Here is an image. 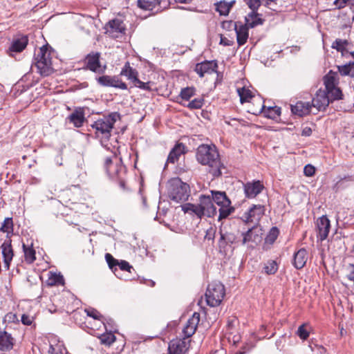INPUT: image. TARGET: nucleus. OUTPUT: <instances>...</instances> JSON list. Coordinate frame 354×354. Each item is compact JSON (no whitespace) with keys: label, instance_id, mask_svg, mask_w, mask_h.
<instances>
[{"label":"nucleus","instance_id":"f257e3e1","mask_svg":"<svg viewBox=\"0 0 354 354\" xmlns=\"http://www.w3.org/2000/svg\"><path fill=\"white\" fill-rule=\"evenodd\" d=\"M196 158L202 165L207 166L208 172L214 177L222 175V169H225L221 162L219 153L215 145L202 144L196 149Z\"/></svg>","mask_w":354,"mask_h":354},{"label":"nucleus","instance_id":"f03ea898","mask_svg":"<svg viewBox=\"0 0 354 354\" xmlns=\"http://www.w3.org/2000/svg\"><path fill=\"white\" fill-rule=\"evenodd\" d=\"M183 209L185 213H194L198 218L204 216L214 217L217 213L212 198L206 195L200 196L198 204L187 203Z\"/></svg>","mask_w":354,"mask_h":354},{"label":"nucleus","instance_id":"7ed1b4c3","mask_svg":"<svg viewBox=\"0 0 354 354\" xmlns=\"http://www.w3.org/2000/svg\"><path fill=\"white\" fill-rule=\"evenodd\" d=\"M189 192V185L179 178H173L169 182L168 194L171 200L177 203L185 201L188 200Z\"/></svg>","mask_w":354,"mask_h":354},{"label":"nucleus","instance_id":"20e7f679","mask_svg":"<svg viewBox=\"0 0 354 354\" xmlns=\"http://www.w3.org/2000/svg\"><path fill=\"white\" fill-rule=\"evenodd\" d=\"M35 66L37 72L42 76H48L53 72L52 67L50 53L48 51V46L44 45L39 48L37 55H35Z\"/></svg>","mask_w":354,"mask_h":354},{"label":"nucleus","instance_id":"39448f33","mask_svg":"<svg viewBox=\"0 0 354 354\" xmlns=\"http://www.w3.org/2000/svg\"><path fill=\"white\" fill-rule=\"evenodd\" d=\"M118 118H119L118 113H111L95 121L91 127L95 130L97 136L101 134L104 138H108L111 136V131Z\"/></svg>","mask_w":354,"mask_h":354},{"label":"nucleus","instance_id":"423d86ee","mask_svg":"<svg viewBox=\"0 0 354 354\" xmlns=\"http://www.w3.org/2000/svg\"><path fill=\"white\" fill-rule=\"evenodd\" d=\"M225 294V287L220 282H212L207 286L205 297L207 305L216 307L221 304Z\"/></svg>","mask_w":354,"mask_h":354},{"label":"nucleus","instance_id":"0eeeda50","mask_svg":"<svg viewBox=\"0 0 354 354\" xmlns=\"http://www.w3.org/2000/svg\"><path fill=\"white\" fill-rule=\"evenodd\" d=\"M170 5L169 0H138V8L145 10H154L155 12H161Z\"/></svg>","mask_w":354,"mask_h":354},{"label":"nucleus","instance_id":"6e6552de","mask_svg":"<svg viewBox=\"0 0 354 354\" xmlns=\"http://www.w3.org/2000/svg\"><path fill=\"white\" fill-rule=\"evenodd\" d=\"M100 56L101 54L98 52L92 51L88 53L84 59V68L94 73H103L106 66L104 68H101Z\"/></svg>","mask_w":354,"mask_h":354},{"label":"nucleus","instance_id":"1a4fd4ad","mask_svg":"<svg viewBox=\"0 0 354 354\" xmlns=\"http://www.w3.org/2000/svg\"><path fill=\"white\" fill-rule=\"evenodd\" d=\"M225 24L234 26V29L236 34V40L239 46L245 44L248 38V28L245 24L243 25L241 22H233L232 21H224L223 23V28H225Z\"/></svg>","mask_w":354,"mask_h":354},{"label":"nucleus","instance_id":"9d476101","mask_svg":"<svg viewBox=\"0 0 354 354\" xmlns=\"http://www.w3.org/2000/svg\"><path fill=\"white\" fill-rule=\"evenodd\" d=\"M265 213V207L261 205H253L248 211L245 212L241 217L245 223H258Z\"/></svg>","mask_w":354,"mask_h":354},{"label":"nucleus","instance_id":"9b49d317","mask_svg":"<svg viewBox=\"0 0 354 354\" xmlns=\"http://www.w3.org/2000/svg\"><path fill=\"white\" fill-rule=\"evenodd\" d=\"M242 244L253 243L255 245L260 243L262 241L263 230L259 226L254 225L242 234Z\"/></svg>","mask_w":354,"mask_h":354},{"label":"nucleus","instance_id":"f8f14e48","mask_svg":"<svg viewBox=\"0 0 354 354\" xmlns=\"http://www.w3.org/2000/svg\"><path fill=\"white\" fill-rule=\"evenodd\" d=\"M97 82L104 86H111L122 90L127 89V85L123 82L122 80L116 75H102L97 78Z\"/></svg>","mask_w":354,"mask_h":354},{"label":"nucleus","instance_id":"ddd939ff","mask_svg":"<svg viewBox=\"0 0 354 354\" xmlns=\"http://www.w3.org/2000/svg\"><path fill=\"white\" fill-rule=\"evenodd\" d=\"M330 227V221L326 216H322L317 221V237L318 241L321 242L324 241L329 233Z\"/></svg>","mask_w":354,"mask_h":354},{"label":"nucleus","instance_id":"4468645a","mask_svg":"<svg viewBox=\"0 0 354 354\" xmlns=\"http://www.w3.org/2000/svg\"><path fill=\"white\" fill-rule=\"evenodd\" d=\"M263 185L259 180L243 183V190L246 198H254L261 192Z\"/></svg>","mask_w":354,"mask_h":354},{"label":"nucleus","instance_id":"2eb2a0df","mask_svg":"<svg viewBox=\"0 0 354 354\" xmlns=\"http://www.w3.org/2000/svg\"><path fill=\"white\" fill-rule=\"evenodd\" d=\"M218 64L216 61H205L196 64L194 71L200 77H203L205 74H212L216 72Z\"/></svg>","mask_w":354,"mask_h":354},{"label":"nucleus","instance_id":"dca6fc26","mask_svg":"<svg viewBox=\"0 0 354 354\" xmlns=\"http://www.w3.org/2000/svg\"><path fill=\"white\" fill-rule=\"evenodd\" d=\"M189 342L184 339H172L168 347L169 354H184L188 350Z\"/></svg>","mask_w":354,"mask_h":354},{"label":"nucleus","instance_id":"f3484780","mask_svg":"<svg viewBox=\"0 0 354 354\" xmlns=\"http://www.w3.org/2000/svg\"><path fill=\"white\" fill-rule=\"evenodd\" d=\"M199 321L200 314L198 313H194L192 317L187 320L183 330V333L186 338H189L194 334Z\"/></svg>","mask_w":354,"mask_h":354},{"label":"nucleus","instance_id":"a211bd4d","mask_svg":"<svg viewBox=\"0 0 354 354\" xmlns=\"http://www.w3.org/2000/svg\"><path fill=\"white\" fill-rule=\"evenodd\" d=\"M106 26V32L113 37H118L119 34H123L125 32L123 21L120 19H114L109 21Z\"/></svg>","mask_w":354,"mask_h":354},{"label":"nucleus","instance_id":"6ab92c4d","mask_svg":"<svg viewBox=\"0 0 354 354\" xmlns=\"http://www.w3.org/2000/svg\"><path fill=\"white\" fill-rule=\"evenodd\" d=\"M330 103L329 96L325 91H318L315 97L312 100V106L316 107L318 110L325 109Z\"/></svg>","mask_w":354,"mask_h":354},{"label":"nucleus","instance_id":"aec40b11","mask_svg":"<svg viewBox=\"0 0 354 354\" xmlns=\"http://www.w3.org/2000/svg\"><path fill=\"white\" fill-rule=\"evenodd\" d=\"M1 248L2 250L4 263L8 268H9L10 263L14 256L11 239L7 238L2 243Z\"/></svg>","mask_w":354,"mask_h":354},{"label":"nucleus","instance_id":"412c9836","mask_svg":"<svg viewBox=\"0 0 354 354\" xmlns=\"http://www.w3.org/2000/svg\"><path fill=\"white\" fill-rule=\"evenodd\" d=\"M15 339L12 335L6 330L0 331V351H9L13 348Z\"/></svg>","mask_w":354,"mask_h":354},{"label":"nucleus","instance_id":"4be33fe9","mask_svg":"<svg viewBox=\"0 0 354 354\" xmlns=\"http://www.w3.org/2000/svg\"><path fill=\"white\" fill-rule=\"evenodd\" d=\"M311 107L309 102L299 101L295 105H291V111L293 114L302 117L310 112Z\"/></svg>","mask_w":354,"mask_h":354},{"label":"nucleus","instance_id":"5701e85b","mask_svg":"<svg viewBox=\"0 0 354 354\" xmlns=\"http://www.w3.org/2000/svg\"><path fill=\"white\" fill-rule=\"evenodd\" d=\"M308 259V252L305 248H301L295 253L292 264L298 270L303 268Z\"/></svg>","mask_w":354,"mask_h":354},{"label":"nucleus","instance_id":"b1692460","mask_svg":"<svg viewBox=\"0 0 354 354\" xmlns=\"http://www.w3.org/2000/svg\"><path fill=\"white\" fill-rule=\"evenodd\" d=\"M185 153V146L183 143H177L171 150L167 157V162L175 163L179 157Z\"/></svg>","mask_w":354,"mask_h":354},{"label":"nucleus","instance_id":"393cba45","mask_svg":"<svg viewBox=\"0 0 354 354\" xmlns=\"http://www.w3.org/2000/svg\"><path fill=\"white\" fill-rule=\"evenodd\" d=\"M120 75L126 77L128 80L133 83L138 78V71L131 67L129 62H127L122 68Z\"/></svg>","mask_w":354,"mask_h":354},{"label":"nucleus","instance_id":"a878e982","mask_svg":"<svg viewBox=\"0 0 354 354\" xmlns=\"http://www.w3.org/2000/svg\"><path fill=\"white\" fill-rule=\"evenodd\" d=\"M210 196L214 203L219 207L231 205V201L227 196L225 192L220 191H211Z\"/></svg>","mask_w":354,"mask_h":354},{"label":"nucleus","instance_id":"bb28decb","mask_svg":"<svg viewBox=\"0 0 354 354\" xmlns=\"http://www.w3.org/2000/svg\"><path fill=\"white\" fill-rule=\"evenodd\" d=\"M245 25L249 28H254L258 25H261L263 23V19L259 17V15L257 11H252L245 18Z\"/></svg>","mask_w":354,"mask_h":354},{"label":"nucleus","instance_id":"cd10ccee","mask_svg":"<svg viewBox=\"0 0 354 354\" xmlns=\"http://www.w3.org/2000/svg\"><path fill=\"white\" fill-rule=\"evenodd\" d=\"M260 112H263L264 116L268 118L276 120L281 115V108L277 106L266 108L264 104H262Z\"/></svg>","mask_w":354,"mask_h":354},{"label":"nucleus","instance_id":"c85d7f7f","mask_svg":"<svg viewBox=\"0 0 354 354\" xmlns=\"http://www.w3.org/2000/svg\"><path fill=\"white\" fill-rule=\"evenodd\" d=\"M68 119L75 127H80L84 122V111L81 109L75 110L68 117Z\"/></svg>","mask_w":354,"mask_h":354},{"label":"nucleus","instance_id":"c756f323","mask_svg":"<svg viewBox=\"0 0 354 354\" xmlns=\"http://www.w3.org/2000/svg\"><path fill=\"white\" fill-rule=\"evenodd\" d=\"M27 44L28 39L26 37L14 41L8 50L10 55H12L11 53L21 52L26 47Z\"/></svg>","mask_w":354,"mask_h":354},{"label":"nucleus","instance_id":"7c9ffc66","mask_svg":"<svg viewBox=\"0 0 354 354\" xmlns=\"http://www.w3.org/2000/svg\"><path fill=\"white\" fill-rule=\"evenodd\" d=\"M22 248L24 252L25 261L28 263H33L36 259V253L35 250L32 248V245L30 246H26L25 243H23Z\"/></svg>","mask_w":354,"mask_h":354},{"label":"nucleus","instance_id":"2f4dec72","mask_svg":"<svg viewBox=\"0 0 354 354\" xmlns=\"http://www.w3.org/2000/svg\"><path fill=\"white\" fill-rule=\"evenodd\" d=\"M237 93L240 97L241 104L249 102V100L254 97L252 91L245 87L237 88Z\"/></svg>","mask_w":354,"mask_h":354},{"label":"nucleus","instance_id":"473e14b6","mask_svg":"<svg viewBox=\"0 0 354 354\" xmlns=\"http://www.w3.org/2000/svg\"><path fill=\"white\" fill-rule=\"evenodd\" d=\"M0 231L7 233V238H10L13 232V222L12 218H6L1 225Z\"/></svg>","mask_w":354,"mask_h":354},{"label":"nucleus","instance_id":"72a5a7b5","mask_svg":"<svg viewBox=\"0 0 354 354\" xmlns=\"http://www.w3.org/2000/svg\"><path fill=\"white\" fill-rule=\"evenodd\" d=\"M338 71L342 75L354 77V62L338 66Z\"/></svg>","mask_w":354,"mask_h":354},{"label":"nucleus","instance_id":"f704fd0d","mask_svg":"<svg viewBox=\"0 0 354 354\" xmlns=\"http://www.w3.org/2000/svg\"><path fill=\"white\" fill-rule=\"evenodd\" d=\"M234 211V208L231 205L220 207L218 209L219 216L218 220L221 221L227 218Z\"/></svg>","mask_w":354,"mask_h":354},{"label":"nucleus","instance_id":"c9c22d12","mask_svg":"<svg viewBox=\"0 0 354 354\" xmlns=\"http://www.w3.org/2000/svg\"><path fill=\"white\" fill-rule=\"evenodd\" d=\"M214 5L216 10L221 15L226 16L229 14L230 10L229 6L227 5V1H221L216 3Z\"/></svg>","mask_w":354,"mask_h":354},{"label":"nucleus","instance_id":"e433bc0d","mask_svg":"<svg viewBox=\"0 0 354 354\" xmlns=\"http://www.w3.org/2000/svg\"><path fill=\"white\" fill-rule=\"evenodd\" d=\"M279 231L277 227H272L266 237V243L272 244L277 239Z\"/></svg>","mask_w":354,"mask_h":354},{"label":"nucleus","instance_id":"4c0bfd02","mask_svg":"<svg viewBox=\"0 0 354 354\" xmlns=\"http://www.w3.org/2000/svg\"><path fill=\"white\" fill-rule=\"evenodd\" d=\"M203 104L204 99L203 97H198L190 101L187 105L184 104V106L189 109H198L203 106Z\"/></svg>","mask_w":354,"mask_h":354},{"label":"nucleus","instance_id":"58836bf2","mask_svg":"<svg viewBox=\"0 0 354 354\" xmlns=\"http://www.w3.org/2000/svg\"><path fill=\"white\" fill-rule=\"evenodd\" d=\"M195 88L193 87H187L181 90L180 96L183 100H189L195 95Z\"/></svg>","mask_w":354,"mask_h":354},{"label":"nucleus","instance_id":"ea45409f","mask_svg":"<svg viewBox=\"0 0 354 354\" xmlns=\"http://www.w3.org/2000/svg\"><path fill=\"white\" fill-rule=\"evenodd\" d=\"M264 270L268 274H274L278 270V265L275 261H268L264 267Z\"/></svg>","mask_w":354,"mask_h":354},{"label":"nucleus","instance_id":"a19ab883","mask_svg":"<svg viewBox=\"0 0 354 354\" xmlns=\"http://www.w3.org/2000/svg\"><path fill=\"white\" fill-rule=\"evenodd\" d=\"M105 259L109 265V267L111 269L113 272L117 271V266L118 260L115 259L111 254L106 253L105 254Z\"/></svg>","mask_w":354,"mask_h":354},{"label":"nucleus","instance_id":"79ce46f5","mask_svg":"<svg viewBox=\"0 0 354 354\" xmlns=\"http://www.w3.org/2000/svg\"><path fill=\"white\" fill-rule=\"evenodd\" d=\"M326 93V95L329 96L330 102L333 100L342 99V93L339 88L335 87Z\"/></svg>","mask_w":354,"mask_h":354},{"label":"nucleus","instance_id":"37998d69","mask_svg":"<svg viewBox=\"0 0 354 354\" xmlns=\"http://www.w3.org/2000/svg\"><path fill=\"white\" fill-rule=\"evenodd\" d=\"M115 336L111 333L103 334L100 337L101 342L106 345H111L115 341Z\"/></svg>","mask_w":354,"mask_h":354},{"label":"nucleus","instance_id":"c03bdc74","mask_svg":"<svg viewBox=\"0 0 354 354\" xmlns=\"http://www.w3.org/2000/svg\"><path fill=\"white\" fill-rule=\"evenodd\" d=\"M151 84V82H143L141 80H140L138 78L133 83V84L135 87H137L142 90L147 91H151V88L150 86Z\"/></svg>","mask_w":354,"mask_h":354},{"label":"nucleus","instance_id":"a18cd8bd","mask_svg":"<svg viewBox=\"0 0 354 354\" xmlns=\"http://www.w3.org/2000/svg\"><path fill=\"white\" fill-rule=\"evenodd\" d=\"M348 44L347 40H343L340 39H337L332 44V48L336 49L337 51H342L345 47Z\"/></svg>","mask_w":354,"mask_h":354},{"label":"nucleus","instance_id":"49530a36","mask_svg":"<svg viewBox=\"0 0 354 354\" xmlns=\"http://www.w3.org/2000/svg\"><path fill=\"white\" fill-rule=\"evenodd\" d=\"M324 85L326 88V92L329 91L330 90L335 88V79L332 76H325L324 77Z\"/></svg>","mask_w":354,"mask_h":354},{"label":"nucleus","instance_id":"de8ad7c7","mask_svg":"<svg viewBox=\"0 0 354 354\" xmlns=\"http://www.w3.org/2000/svg\"><path fill=\"white\" fill-rule=\"evenodd\" d=\"M220 241H224L226 243H234L236 242V236L232 233L223 234L221 232Z\"/></svg>","mask_w":354,"mask_h":354},{"label":"nucleus","instance_id":"09e8293b","mask_svg":"<svg viewBox=\"0 0 354 354\" xmlns=\"http://www.w3.org/2000/svg\"><path fill=\"white\" fill-rule=\"evenodd\" d=\"M243 1L252 11H257L261 6V0H243Z\"/></svg>","mask_w":354,"mask_h":354},{"label":"nucleus","instance_id":"8fccbe9b","mask_svg":"<svg viewBox=\"0 0 354 354\" xmlns=\"http://www.w3.org/2000/svg\"><path fill=\"white\" fill-rule=\"evenodd\" d=\"M50 281V285L62 284L64 283L63 276L61 274H53L51 277L49 278Z\"/></svg>","mask_w":354,"mask_h":354},{"label":"nucleus","instance_id":"3c124183","mask_svg":"<svg viewBox=\"0 0 354 354\" xmlns=\"http://www.w3.org/2000/svg\"><path fill=\"white\" fill-rule=\"evenodd\" d=\"M297 334L301 339H306L309 336V333L305 328V325H301L297 330Z\"/></svg>","mask_w":354,"mask_h":354},{"label":"nucleus","instance_id":"603ef678","mask_svg":"<svg viewBox=\"0 0 354 354\" xmlns=\"http://www.w3.org/2000/svg\"><path fill=\"white\" fill-rule=\"evenodd\" d=\"M118 266L120 268L121 270L128 271L131 272V269H132V266L129 263V262L122 260L118 261Z\"/></svg>","mask_w":354,"mask_h":354},{"label":"nucleus","instance_id":"864d4df0","mask_svg":"<svg viewBox=\"0 0 354 354\" xmlns=\"http://www.w3.org/2000/svg\"><path fill=\"white\" fill-rule=\"evenodd\" d=\"M85 312L88 316L91 317L95 319H100L102 317L100 313L94 308L86 309Z\"/></svg>","mask_w":354,"mask_h":354},{"label":"nucleus","instance_id":"5fc2aeb1","mask_svg":"<svg viewBox=\"0 0 354 354\" xmlns=\"http://www.w3.org/2000/svg\"><path fill=\"white\" fill-rule=\"evenodd\" d=\"M315 173V168L311 165H307L304 168V174L306 176H313Z\"/></svg>","mask_w":354,"mask_h":354},{"label":"nucleus","instance_id":"6e6d98bb","mask_svg":"<svg viewBox=\"0 0 354 354\" xmlns=\"http://www.w3.org/2000/svg\"><path fill=\"white\" fill-rule=\"evenodd\" d=\"M21 322L23 324L26 326H30L32 324V318L30 317L29 315L24 314L21 316Z\"/></svg>","mask_w":354,"mask_h":354},{"label":"nucleus","instance_id":"4d7b16f0","mask_svg":"<svg viewBox=\"0 0 354 354\" xmlns=\"http://www.w3.org/2000/svg\"><path fill=\"white\" fill-rule=\"evenodd\" d=\"M348 0H335L334 3L337 8L340 9L344 8Z\"/></svg>","mask_w":354,"mask_h":354},{"label":"nucleus","instance_id":"13d9d810","mask_svg":"<svg viewBox=\"0 0 354 354\" xmlns=\"http://www.w3.org/2000/svg\"><path fill=\"white\" fill-rule=\"evenodd\" d=\"M214 230L212 228L207 230L205 239L207 240H212L214 237Z\"/></svg>","mask_w":354,"mask_h":354},{"label":"nucleus","instance_id":"bf43d9fd","mask_svg":"<svg viewBox=\"0 0 354 354\" xmlns=\"http://www.w3.org/2000/svg\"><path fill=\"white\" fill-rule=\"evenodd\" d=\"M112 159L111 158H106L105 160V167L106 171L111 175V172L110 171V166L112 165Z\"/></svg>","mask_w":354,"mask_h":354},{"label":"nucleus","instance_id":"052dcab7","mask_svg":"<svg viewBox=\"0 0 354 354\" xmlns=\"http://www.w3.org/2000/svg\"><path fill=\"white\" fill-rule=\"evenodd\" d=\"M312 134V129L310 127H306L302 129L301 135L304 136H310Z\"/></svg>","mask_w":354,"mask_h":354},{"label":"nucleus","instance_id":"680f3d73","mask_svg":"<svg viewBox=\"0 0 354 354\" xmlns=\"http://www.w3.org/2000/svg\"><path fill=\"white\" fill-rule=\"evenodd\" d=\"M350 268H351V271H350V273L348 274V279L350 281H353V283H354V265L351 264Z\"/></svg>","mask_w":354,"mask_h":354},{"label":"nucleus","instance_id":"e2e57ef3","mask_svg":"<svg viewBox=\"0 0 354 354\" xmlns=\"http://www.w3.org/2000/svg\"><path fill=\"white\" fill-rule=\"evenodd\" d=\"M264 6L267 8L274 10L272 8V4H277V0H265Z\"/></svg>","mask_w":354,"mask_h":354},{"label":"nucleus","instance_id":"0e129e2a","mask_svg":"<svg viewBox=\"0 0 354 354\" xmlns=\"http://www.w3.org/2000/svg\"><path fill=\"white\" fill-rule=\"evenodd\" d=\"M220 44H223L224 46H231L232 45L231 42L228 39H227L226 38H223V37H221V39Z\"/></svg>","mask_w":354,"mask_h":354},{"label":"nucleus","instance_id":"69168bd1","mask_svg":"<svg viewBox=\"0 0 354 354\" xmlns=\"http://www.w3.org/2000/svg\"><path fill=\"white\" fill-rule=\"evenodd\" d=\"M171 2V0H169ZM176 3H189L192 1V0H174Z\"/></svg>","mask_w":354,"mask_h":354},{"label":"nucleus","instance_id":"338daca9","mask_svg":"<svg viewBox=\"0 0 354 354\" xmlns=\"http://www.w3.org/2000/svg\"><path fill=\"white\" fill-rule=\"evenodd\" d=\"M119 185H120V187L122 189H125V182L122 180H120V183H119Z\"/></svg>","mask_w":354,"mask_h":354},{"label":"nucleus","instance_id":"774afa93","mask_svg":"<svg viewBox=\"0 0 354 354\" xmlns=\"http://www.w3.org/2000/svg\"><path fill=\"white\" fill-rule=\"evenodd\" d=\"M235 3V1L233 0V1H231L230 2H227V5L229 6V10H230V9L232 8V7L234 6V4Z\"/></svg>","mask_w":354,"mask_h":354}]
</instances>
